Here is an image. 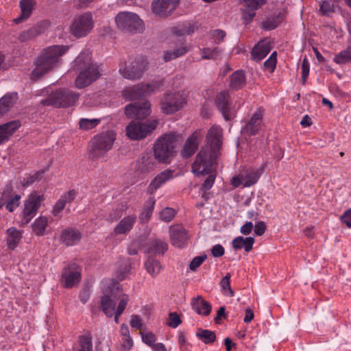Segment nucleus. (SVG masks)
Instances as JSON below:
<instances>
[{
    "mask_svg": "<svg viewBox=\"0 0 351 351\" xmlns=\"http://www.w3.org/2000/svg\"><path fill=\"white\" fill-rule=\"evenodd\" d=\"M147 62L143 57L136 58L128 66L120 67L119 73L125 79L137 80L141 78L147 69Z\"/></svg>",
    "mask_w": 351,
    "mask_h": 351,
    "instance_id": "nucleus-13",
    "label": "nucleus"
},
{
    "mask_svg": "<svg viewBox=\"0 0 351 351\" xmlns=\"http://www.w3.org/2000/svg\"><path fill=\"white\" fill-rule=\"evenodd\" d=\"M176 215V211L172 208H165L160 214V219L165 222H169L173 219Z\"/></svg>",
    "mask_w": 351,
    "mask_h": 351,
    "instance_id": "nucleus-53",
    "label": "nucleus"
},
{
    "mask_svg": "<svg viewBox=\"0 0 351 351\" xmlns=\"http://www.w3.org/2000/svg\"><path fill=\"white\" fill-rule=\"evenodd\" d=\"M277 63V52L274 51L269 58L265 61L263 66L266 69H269L273 73L276 67Z\"/></svg>",
    "mask_w": 351,
    "mask_h": 351,
    "instance_id": "nucleus-54",
    "label": "nucleus"
},
{
    "mask_svg": "<svg viewBox=\"0 0 351 351\" xmlns=\"http://www.w3.org/2000/svg\"><path fill=\"white\" fill-rule=\"evenodd\" d=\"M80 94L68 89H59L52 93L40 103L44 106L65 108L73 106L79 99Z\"/></svg>",
    "mask_w": 351,
    "mask_h": 351,
    "instance_id": "nucleus-4",
    "label": "nucleus"
},
{
    "mask_svg": "<svg viewBox=\"0 0 351 351\" xmlns=\"http://www.w3.org/2000/svg\"><path fill=\"white\" fill-rule=\"evenodd\" d=\"M222 49L219 47L204 48L201 50V56L202 59L215 60L221 56Z\"/></svg>",
    "mask_w": 351,
    "mask_h": 351,
    "instance_id": "nucleus-47",
    "label": "nucleus"
},
{
    "mask_svg": "<svg viewBox=\"0 0 351 351\" xmlns=\"http://www.w3.org/2000/svg\"><path fill=\"white\" fill-rule=\"evenodd\" d=\"M73 69L78 72L75 79V86L82 89L88 86L101 75L97 64L93 63L91 53L85 49L81 51L73 62Z\"/></svg>",
    "mask_w": 351,
    "mask_h": 351,
    "instance_id": "nucleus-2",
    "label": "nucleus"
},
{
    "mask_svg": "<svg viewBox=\"0 0 351 351\" xmlns=\"http://www.w3.org/2000/svg\"><path fill=\"white\" fill-rule=\"evenodd\" d=\"M94 27L92 14L84 13L77 16L71 26V32L76 38L86 36Z\"/></svg>",
    "mask_w": 351,
    "mask_h": 351,
    "instance_id": "nucleus-11",
    "label": "nucleus"
},
{
    "mask_svg": "<svg viewBox=\"0 0 351 351\" xmlns=\"http://www.w3.org/2000/svg\"><path fill=\"white\" fill-rule=\"evenodd\" d=\"M48 225V220L45 217H40L32 223V231L38 236L45 234V229Z\"/></svg>",
    "mask_w": 351,
    "mask_h": 351,
    "instance_id": "nucleus-41",
    "label": "nucleus"
},
{
    "mask_svg": "<svg viewBox=\"0 0 351 351\" xmlns=\"http://www.w3.org/2000/svg\"><path fill=\"white\" fill-rule=\"evenodd\" d=\"M215 105L226 121L231 120L234 116L228 91L219 93L215 98Z\"/></svg>",
    "mask_w": 351,
    "mask_h": 351,
    "instance_id": "nucleus-21",
    "label": "nucleus"
},
{
    "mask_svg": "<svg viewBox=\"0 0 351 351\" xmlns=\"http://www.w3.org/2000/svg\"><path fill=\"white\" fill-rule=\"evenodd\" d=\"M141 337L143 341L146 343L147 345L152 347V346L154 344L155 341H156V337L155 335L152 332H149L147 333H145L143 332H141Z\"/></svg>",
    "mask_w": 351,
    "mask_h": 351,
    "instance_id": "nucleus-57",
    "label": "nucleus"
},
{
    "mask_svg": "<svg viewBox=\"0 0 351 351\" xmlns=\"http://www.w3.org/2000/svg\"><path fill=\"white\" fill-rule=\"evenodd\" d=\"M115 22L121 31L136 33L143 29V21L136 14L130 12H119Z\"/></svg>",
    "mask_w": 351,
    "mask_h": 351,
    "instance_id": "nucleus-6",
    "label": "nucleus"
},
{
    "mask_svg": "<svg viewBox=\"0 0 351 351\" xmlns=\"http://www.w3.org/2000/svg\"><path fill=\"white\" fill-rule=\"evenodd\" d=\"M267 163L264 162L256 169H243V178L245 179L244 186H250L256 184L263 173Z\"/></svg>",
    "mask_w": 351,
    "mask_h": 351,
    "instance_id": "nucleus-26",
    "label": "nucleus"
},
{
    "mask_svg": "<svg viewBox=\"0 0 351 351\" xmlns=\"http://www.w3.org/2000/svg\"><path fill=\"white\" fill-rule=\"evenodd\" d=\"M185 102V97L180 92L168 93L161 101V108L163 112L172 114L179 110Z\"/></svg>",
    "mask_w": 351,
    "mask_h": 351,
    "instance_id": "nucleus-14",
    "label": "nucleus"
},
{
    "mask_svg": "<svg viewBox=\"0 0 351 351\" xmlns=\"http://www.w3.org/2000/svg\"><path fill=\"white\" fill-rule=\"evenodd\" d=\"M62 278L66 288H72L78 285L81 280L80 268L76 263L65 266L62 272Z\"/></svg>",
    "mask_w": 351,
    "mask_h": 351,
    "instance_id": "nucleus-17",
    "label": "nucleus"
},
{
    "mask_svg": "<svg viewBox=\"0 0 351 351\" xmlns=\"http://www.w3.org/2000/svg\"><path fill=\"white\" fill-rule=\"evenodd\" d=\"M81 239L79 231L73 228H66L62 230L60 240L66 246L73 245Z\"/></svg>",
    "mask_w": 351,
    "mask_h": 351,
    "instance_id": "nucleus-33",
    "label": "nucleus"
},
{
    "mask_svg": "<svg viewBox=\"0 0 351 351\" xmlns=\"http://www.w3.org/2000/svg\"><path fill=\"white\" fill-rule=\"evenodd\" d=\"M319 11L323 15L329 16L334 12V9L330 3L328 1H323L319 4Z\"/></svg>",
    "mask_w": 351,
    "mask_h": 351,
    "instance_id": "nucleus-56",
    "label": "nucleus"
},
{
    "mask_svg": "<svg viewBox=\"0 0 351 351\" xmlns=\"http://www.w3.org/2000/svg\"><path fill=\"white\" fill-rule=\"evenodd\" d=\"M182 320L180 318L179 315L176 312H171L169 314L168 322L167 324L173 328H177L180 324H181Z\"/></svg>",
    "mask_w": 351,
    "mask_h": 351,
    "instance_id": "nucleus-55",
    "label": "nucleus"
},
{
    "mask_svg": "<svg viewBox=\"0 0 351 351\" xmlns=\"http://www.w3.org/2000/svg\"><path fill=\"white\" fill-rule=\"evenodd\" d=\"M208 176L204 180V183L202 184L201 190L204 191H206L210 189L214 184L215 180V174L213 173H208Z\"/></svg>",
    "mask_w": 351,
    "mask_h": 351,
    "instance_id": "nucleus-59",
    "label": "nucleus"
},
{
    "mask_svg": "<svg viewBox=\"0 0 351 351\" xmlns=\"http://www.w3.org/2000/svg\"><path fill=\"white\" fill-rule=\"evenodd\" d=\"M217 155H196L192 164L193 173L200 176L214 173L217 166Z\"/></svg>",
    "mask_w": 351,
    "mask_h": 351,
    "instance_id": "nucleus-10",
    "label": "nucleus"
},
{
    "mask_svg": "<svg viewBox=\"0 0 351 351\" xmlns=\"http://www.w3.org/2000/svg\"><path fill=\"white\" fill-rule=\"evenodd\" d=\"M254 243V239L253 237H237L232 240V245L234 250H240L244 247L245 251L249 252L252 250Z\"/></svg>",
    "mask_w": 351,
    "mask_h": 351,
    "instance_id": "nucleus-36",
    "label": "nucleus"
},
{
    "mask_svg": "<svg viewBox=\"0 0 351 351\" xmlns=\"http://www.w3.org/2000/svg\"><path fill=\"white\" fill-rule=\"evenodd\" d=\"M206 255L198 256L193 258L189 265L190 269L192 271H195L197 268L199 267L202 264V263L206 259Z\"/></svg>",
    "mask_w": 351,
    "mask_h": 351,
    "instance_id": "nucleus-58",
    "label": "nucleus"
},
{
    "mask_svg": "<svg viewBox=\"0 0 351 351\" xmlns=\"http://www.w3.org/2000/svg\"><path fill=\"white\" fill-rule=\"evenodd\" d=\"M19 120L11 121L0 125V144L8 141L14 133L20 128Z\"/></svg>",
    "mask_w": 351,
    "mask_h": 351,
    "instance_id": "nucleus-25",
    "label": "nucleus"
},
{
    "mask_svg": "<svg viewBox=\"0 0 351 351\" xmlns=\"http://www.w3.org/2000/svg\"><path fill=\"white\" fill-rule=\"evenodd\" d=\"M173 177V171L171 170H165L152 181L148 186V191L150 193H154L162 184Z\"/></svg>",
    "mask_w": 351,
    "mask_h": 351,
    "instance_id": "nucleus-32",
    "label": "nucleus"
},
{
    "mask_svg": "<svg viewBox=\"0 0 351 351\" xmlns=\"http://www.w3.org/2000/svg\"><path fill=\"white\" fill-rule=\"evenodd\" d=\"M20 199L21 196L19 195H15L12 198L8 200L6 204V208L10 212H13L15 208L19 206Z\"/></svg>",
    "mask_w": 351,
    "mask_h": 351,
    "instance_id": "nucleus-61",
    "label": "nucleus"
},
{
    "mask_svg": "<svg viewBox=\"0 0 351 351\" xmlns=\"http://www.w3.org/2000/svg\"><path fill=\"white\" fill-rule=\"evenodd\" d=\"M169 232L172 245L182 247L188 239L186 231L180 226H173L169 228Z\"/></svg>",
    "mask_w": 351,
    "mask_h": 351,
    "instance_id": "nucleus-23",
    "label": "nucleus"
},
{
    "mask_svg": "<svg viewBox=\"0 0 351 351\" xmlns=\"http://www.w3.org/2000/svg\"><path fill=\"white\" fill-rule=\"evenodd\" d=\"M131 270V262L128 259L125 263L120 265L117 270V278L119 280H124Z\"/></svg>",
    "mask_w": 351,
    "mask_h": 351,
    "instance_id": "nucleus-51",
    "label": "nucleus"
},
{
    "mask_svg": "<svg viewBox=\"0 0 351 351\" xmlns=\"http://www.w3.org/2000/svg\"><path fill=\"white\" fill-rule=\"evenodd\" d=\"M340 219L346 223L348 228H351V208L346 210L341 216Z\"/></svg>",
    "mask_w": 351,
    "mask_h": 351,
    "instance_id": "nucleus-64",
    "label": "nucleus"
},
{
    "mask_svg": "<svg viewBox=\"0 0 351 351\" xmlns=\"http://www.w3.org/2000/svg\"><path fill=\"white\" fill-rule=\"evenodd\" d=\"M203 136L204 132L202 130H197L193 132L184 143L181 154H195Z\"/></svg>",
    "mask_w": 351,
    "mask_h": 351,
    "instance_id": "nucleus-22",
    "label": "nucleus"
},
{
    "mask_svg": "<svg viewBox=\"0 0 351 351\" xmlns=\"http://www.w3.org/2000/svg\"><path fill=\"white\" fill-rule=\"evenodd\" d=\"M262 118L263 114L261 110L255 112L246 124L245 127L243 129V133L249 135L256 134L260 128L262 123Z\"/></svg>",
    "mask_w": 351,
    "mask_h": 351,
    "instance_id": "nucleus-28",
    "label": "nucleus"
},
{
    "mask_svg": "<svg viewBox=\"0 0 351 351\" xmlns=\"http://www.w3.org/2000/svg\"><path fill=\"white\" fill-rule=\"evenodd\" d=\"M282 20L280 14L268 18L262 23V28L267 31L274 29L280 25Z\"/></svg>",
    "mask_w": 351,
    "mask_h": 351,
    "instance_id": "nucleus-45",
    "label": "nucleus"
},
{
    "mask_svg": "<svg viewBox=\"0 0 351 351\" xmlns=\"http://www.w3.org/2000/svg\"><path fill=\"white\" fill-rule=\"evenodd\" d=\"M99 123V119H81L79 124L81 129L88 130L95 128Z\"/></svg>",
    "mask_w": 351,
    "mask_h": 351,
    "instance_id": "nucleus-52",
    "label": "nucleus"
},
{
    "mask_svg": "<svg viewBox=\"0 0 351 351\" xmlns=\"http://www.w3.org/2000/svg\"><path fill=\"white\" fill-rule=\"evenodd\" d=\"M7 245L10 249L14 250L22 237L21 232L15 228H11L7 230Z\"/></svg>",
    "mask_w": 351,
    "mask_h": 351,
    "instance_id": "nucleus-38",
    "label": "nucleus"
},
{
    "mask_svg": "<svg viewBox=\"0 0 351 351\" xmlns=\"http://www.w3.org/2000/svg\"><path fill=\"white\" fill-rule=\"evenodd\" d=\"M301 69H302V79L303 82H304L308 77L309 70H310L309 62L306 58H304L302 62Z\"/></svg>",
    "mask_w": 351,
    "mask_h": 351,
    "instance_id": "nucleus-60",
    "label": "nucleus"
},
{
    "mask_svg": "<svg viewBox=\"0 0 351 351\" xmlns=\"http://www.w3.org/2000/svg\"><path fill=\"white\" fill-rule=\"evenodd\" d=\"M222 143V129L218 125H213L206 134V145L197 154H219Z\"/></svg>",
    "mask_w": 351,
    "mask_h": 351,
    "instance_id": "nucleus-5",
    "label": "nucleus"
},
{
    "mask_svg": "<svg viewBox=\"0 0 351 351\" xmlns=\"http://www.w3.org/2000/svg\"><path fill=\"white\" fill-rule=\"evenodd\" d=\"M156 166V158L152 155H143L138 158L134 167V175L138 179L145 178L154 171Z\"/></svg>",
    "mask_w": 351,
    "mask_h": 351,
    "instance_id": "nucleus-15",
    "label": "nucleus"
},
{
    "mask_svg": "<svg viewBox=\"0 0 351 351\" xmlns=\"http://www.w3.org/2000/svg\"><path fill=\"white\" fill-rule=\"evenodd\" d=\"M334 61L338 64L351 62V47L341 51L334 58Z\"/></svg>",
    "mask_w": 351,
    "mask_h": 351,
    "instance_id": "nucleus-49",
    "label": "nucleus"
},
{
    "mask_svg": "<svg viewBox=\"0 0 351 351\" xmlns=\"http://www.w3.org/2000/svg\"><path fill=\"white\" fill-rule=\"evenodd\" d=\"M270 43L267 40H260L252 49V56L257 61H260L265 58L270 52Z\"/></svg>",
    "mask_w": 351,
    "mask_h": 351,
    "instance_id": "nucleus-29",
    "label": "nucleus"
},
{
    "mask_svg": "<svg viewBox=\"0 0 351 351\" xmlns=\"http://www.w3.org/2000/svg\"><path fill=\"white\" fill-rule=\"evenodd\" d=\"M36 1L34 0H21L20 8L21 10V14L14 20V22L19 24L25 20L27 19L34 9Z\"/></svg>",
    "mask_w": 351,
    "mask_h": 351,
    "instance_id": "nucleus-30",
    "label": "nucleus"
},
{
    "mask_svg": "<svg viewBox=\"0 0 351 351\" xmlns=\"http://www.w3.org/2000/svg\"><path fill=\"white\" fill-rule=\"evenodd\" d=\"M155 204V199L150 198L145 202L143 210L140 216V220L142 223H146L152 216Z\"/></svg>",
    "mask_w": 351,
    "mask_h": 351,
    "instance_id": "nucleus-44",
    "label": "nucleus"
},
{
    "mask_svg": "<svg viewBox=\"0 0 351 351\" xmlns=\"http://www.w3.org/2000/svg\"><path fill=\"white\" fill-rule=\"evenodd\" d=\"M18 99L16 93H11L4 95L0 99V117L7 113L12 107L13 104Z\"/></svg>",
    "mask_w": 351,
    "mask_h": 351,
    "instance_id": "nucleus-34",
    "label": "nucleus"
},
{
    "mask_svg": "<svg viewBox=\"0 0 351 351\" xmlns=\"http://www.w3.org/2000/svg\"><path fill=\"white\" fill-rule=\"evenodd\" d=\"M115 139L116 133L109 130L96 135L92 143L95 150L108 152L112 148Z\"/></svg>",
    "mask_w": 351,
    "mask_h": 351,
    "instance_id": "nucleus-20",
    "label": "nucleus"
},
{
    "mask_svg": "<svg viewBox=\"0 0 351 351\" xmlns=\"http://www.w3.org/2000/svg\"><path fill=\"white\" fill-rule=\"evenodd\" d=\"M101 298V307L107 317L114 315V322L118 324L119 317L124 311L129 295L123 293L121 286L117 282H113L103 291Z\"/></svg>",
    "mask_w": 351,
    "mask_h": 351,
    "instance_id": "nucleus-1",
    "label": "nucleus"
},
{
    "mask_svg": "<svg viewBox=\"0 0 351 351\" xmlns=\"http://www.w3.org/2000/svg\"><path fill=\"white\" fill-rule=\"evenodd\" d=\"M196 336L206 344L213 343L216 340L215 332L206 329L199 328Z\"/></svg>",
    "mask_w": 351,
    "mask_h": 351,
    "instance_id": "nucleus-43",
    "label": "nucleus"
},
{
    "mask_svg": "<svg viewBox=\"0 0 351 351\" xmlns=\"http://www.w3.org/2000/svg\"><path fill=\"white\" fill-rule=\"evenodd\" d=\"M246 82V76L243 70H237L230 76V87L233 90L243 88Z\"/></svg>",
    "mask_w": 351,
    "mask_h": 351,
    "instance_id": "nucleus-35",
    "label": "nucleus"
},
{
    "mask_svg": "<svg viewBox=\"0 0 351 351\" xmlns=\"http://www.w3.org/2000/svg\"><path fill=\"white\" fill-rule=\"evenodd\" d=\"M162 81H152L148 84H138L125 88L123 95L130 99H136L140 97H147L159 90L162 86Z\"/></svg>",
    "mask_w": 351,
    "mask_h": 351,
    "instance_id": "nucleus-9",
    "label": "nucleus"
},
{
    "mask_svg": "<svg viewBox=\"0 0 351 351\" xmlns=\"http://www.w3.org/2000/svg\"><path fill=\"white\" fill-rule=\"evenodd\" d=\"M181 135L176 132L166 133L154 144V154H176L175 150L181 144Z\"/></svg>",
    "mask_w": 351,
    "mask_h": 351,
    "instance_id": "nucleus-7",
    "label": "nucleus"
},
{
    "mask_svg": "<svg viewBox=\"0 0 351 351\" xmlns=\"http://www.w3.org/2000/svg\"><path fill=\"white\" fill-rule=\"evenodd\" d=\"M80 348L77 351H93L92 337L90 334L79 337Z\"/></svg>",
    "mask_w": 351,
    "mask_h": 351,
    "instance_id": "nucleus-48",
    "label": "nucleus"
},
{
    "mask_svg": "<svg viewBox=\"0 0 351 351\" xmlns=\"http://www.w3.org/2000/svg\"><path fill=\"white\" fill-rule=\"evenodd\" d=\"M145 267L147 271L153 277L156 276L162 268L160 261L152 256L149 257L146 261Z\"/></svg>",
    "mask_w": 351,
    "mask_h": 351,
    "instance_id": "nucleus-40",
    "label": "nucleus"
},
{
    "mask_svg": "<svg viewBox=\"0 0 351 351\" xmlns=\"http://www.w3.org/2000/svg\"><path fill=\"white\" fill-rule=\"evenodd\" d=\"M44 199V195H38L36 191L29 194L21 213V226L27 225L36 216Z\"/></svg>",
    "mask_w": 351,
    "mask_h": 351,
    "instance_id": "nucleus-8",
    "label": "nucleus"
},
{
    "mask_svg": "<svg viewBox=\"0 0 351 351\" xmlns=\"http://www.w3.org/2000/svg\"><path fill=\"white\" fill-rule=\"evenodd\" d=\"M231 275L230 273H227L226 275L221 279L220 282V286L221 287V291L226 294L228 295L230 297H233L234 295V291L231 289L230 287V280Z\"/></svg>",
    "mask_w": 351,
    "mask_h": 351,
    "instance_id": "nucleus-50",
    "label": "nucleus"
},
{
    "mask_svg": "<svg viewBox=\"0 0 351 351\" xmlns=\"http://www.w3.org/2000/svg\"><path fill=\"white\" fill-rule=\"evenodd\" d=\"M136 221L135 215H128L122 219L114 229L116 234H126L130 232Z\"/></svg>",
    "mask_w": 351,
    "mask_h": 351,
    "instance_id": "nucleus-31",
    "label": "nucleus"
},
{
    "mask_svg": "<svg viewBox=\"0 0 351 351\" xmlns=\"http://www.w3.org/2000/svg\"><path fill=\"white\" fill-rule=\"evenodd\" d=\"M180 3V0H154L152 10L161 17H167L172 14Z\"/></svg>",
    "mask_w": 351,
    "mask_h": 351,
    "instance_id": "nucleus-19",
    "label": "nucleus"
},
{
    "mask_svg": "<svg viewBox=\"0 0 351 351\" xmlns=\"http://www.w3.org/2000/svg\"><path fill=\"white\" fill-rule=\"evenodd\" d=\"M191 306L197 314L204 316L210 315L212 310L210 304L201 295H197L191 300Z\"/></svg>",
    "mask_w": 351,
    "mask_h": 351,
    "instance_id": "nucleus-27",
    "label": "nucleus"
},
{
    "mask_svg": "<svg viewBox=\"0 0 351 351\" xmlns=\"http://www.w3.org/2000/svg\"><path fill=\"white\" fill-rule=\"evenodd\" d=\"M242 6L241 8V17L243 23H250L256 16V11L264 5L267 0H238Z\"/></svg>",
    "mask_w": 351,
    "mask_h": 351,
    "instance_id": "nucleus-16",
    "label": "nucleus"
},
{
    "mask_svg": "<svg viewBox=\"0 0 351 351\" xmlns=\"http://www.w3.org/2000/svg\"><path fill=\"white\" fill-rule=\"evenodd\" d=\"M76 195V192L75 190H71L67 193H64L61 197L60 199L66 204L68 202H71L74 200Z\"/></svg>",
    "mask_w": 351,
    "mask_h": 351,
    "instance_id": "nucleus-63",
    "label": "nucleus"
},
{
    "mask_svg": "<svg viewBox=\"0 0 351 351\" xmlns=\"http://www.w3.org/2000/svg\"><path fill=\"white\" fill-rule=\"evenodd\" d=\"M149 101L136 102L125 106V113L128 118L143 119L149 115L151 112Z\"/></svg>",
    "mask_w": 351,
    "mask_h": 351,
    "instance_id": "nucleus-18",
    "label": "nucleus"
},
{
    "mask_svg": "<svg viewBox=\"0 0 351 351\" xmlns=\"http://www.w3.org/2000/svg\"><path fill=\"white\" fill-rule=\"evenodd\" d=\"M158 122L155 120L147 121L145 123L138 121L131 122L126 128L127 136L132 140H138L145 138L152 132L157 126Z\"/></svg>",
    "mask_w": 351,
    "mask_h": 351,
    "instance_id": "nucleus-12",
    "label": "nucleus"
},
{
    "mask_svg": "<svg viewBox=\"0 0 351 351\" xmlns=\"http://www.w3.org/2000/svg\"><path fill=\"white\" fill-rule=\"evenodd\" d=\"M48 170V167H45L38 171H36L34 174L30 175L27 178H23L21 180V184L23 186H28L32 185L35 182H39L43 178L44 173Z\"/></svg>",
    "mask_w": 351,
    "mask_h": 351,
    "instance_id": "nucleus-42",
    "label": "nucleus"
},
{
    "mask_svg": "<svg viewBox=\"0 0 351 351\" xmlns=\"http://www.w3.org/2000/svg\"><path fill=\"white\" fill-rule=\"evenodd\" d=\"M188 51V49L186 46H181L180 47L173 50V51H165L164 53V60L165 62H169L172 60H174L180 56H183Z\"/></svg>",
    "mask_w": 351,
    "mask_h": 351,
    "instance_id": "nucleus-46",
    "label": "nucleus"
},
{
    "mask_svg": "<svg viewBox=\"0 0 351 351\" xmlns=\"http://www.w3.org/2000/svg\"><path fill=\"white\" fill-rule=\"evenodd\" d=\"M198 28L197 23L184 22L173 29V32L177 36L190 35Z\"/></svg>",
    "mask_w": 351,
    "mask_h": 351,
    "instance_id": "nucleus-37",
    "label": "nucleus"
},
{
    "mask_svg": "<svg viewBox=\"0 0 351 351\" xmlns=\"http://www.w3.org/2000/svg\"><path fill=\"white\" fill-rule=\"evenodd\" d=\"M48 26L49 23L47 21L39 22L27 30L21 32L18 39L21 43L27 42L42 34Z\"/></svg>",
    "mask_w": 351,
    "mask_h": 351,
    "instance_id": "nucleus-24",
    "label": "nucleus"
},
{
    "mask_svg": "<svg viewBox=\"0 0 351 351\" xmlns=\"http://www.w3.org/2000/svg\"><path fill=\"white\" fill-rule=\"evenodd\" d=\"M69 49L67 45H51L43 49L37 58L32 77L38 78L56 67L60 63L62 56Z\"/></svg>",
    "mask_w": 351,
    "mask_h": 351,
    "instance_id": "nucleus-3",
    "label": "nucleus"
},
{
    "mask_svg": "<svg viewBox=\"0 0 351 351\" xmlns=\"http://www.w3.org/2000/svg\"><path fill=\"white\" fill-rule=\"evenodd\" d=\"M167 250L168 245L165 241L156 239L152 242L148 253L154 255H163Z\"/></svg>",
    "mask_w": 351,
    "mask_h": 351,
    "instance_id": "nucleus-39",
    "label": "nucleus"
},
{
    "mask_svg": "<svg viewBox=\"0 0 351 351\" xmlns=\"http://www.w3.org/2000/svg\"><path fill=\"white\" fill-rule=\"evenodd\" d=\"M226 35V32L221 29H215L211 32L212 38L216 43L222 41Z\"/></svg>",
    "mask_w": 351,
    "mask_h": 351,
    "instance_id": "nucleus-62",
    "label": "nucleus"
}]
</instances>
